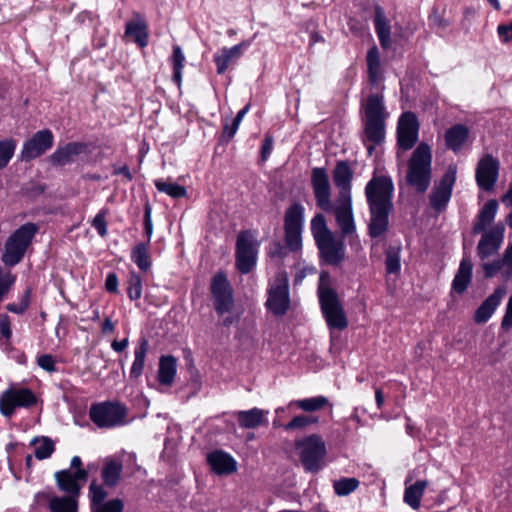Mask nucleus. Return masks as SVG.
Returning <instances> with one entry per match:
<instances>
[{
  "mask_svg": "<svg viewBox=\"0 0 512 512\" xmlns=\"http://www.w3.org/2000/svg\"><path fill=\"white\" fill-rule=\"evenodd\" d=\"M393 192L394 185L388 176H374L366 184L365 196L370 212L368 233L371 238H380L388 230Z\"/></svg>",
  "mask_w": 512,
  "mask_h": 512,
  "instance_id": "obj_1",
  "label": "nucleus"
},
{
  "mask_svg": "<svg viewBox=\"0 0 512 512\" xmlns=\"http://www.w3.org/2000/svg\"><path fill=\"white\" fill-rule=\"evenodd\" d=\"M389 112L386 109L384 95L371 93L361 102V121L363 125V143L367 145V152L371 156L375 146L385 140L386 121Z\"/></svg>",
  "mask_w": 512,
  "mask_h": 512,
  "instance_id": "obj_2",
  "label": "nucleus"
},
{
  "mask_svg": "<svg viewBox=\"0 0 512 512\" xmlns=\"http://www.w3.org/2000/svg\"><path fill=\"white\" fill-rule=\"evenodd\" d=\"M432 179V151L426 143H420L408 162L406 182L418 192L424 193Z\"/></svg>",
  "mask_w": 512,
  "mask_h": 512,
  "instance_id": "obj_3",
  "label": "nucleus"
},
{
  "mask_svg": "<svg viewBox=\"0 0 512 512\" xmlns=\"http://www.w3.org/2000/svg\"><path fill=\"white\" fill-rule=\"evenodd\" d=\"M38 232L39 226L32 222H27L17 228L4 244L2 262L10 267L20 263Z\"/></svg>",
  "mask_w": 512,
  "mask_h": 512,
  "instance_id": "obj_4",
  "label": "nucleus"
},
{
  "mask_svg": "<svg viewBox=\"0 0 512 512\" xmlns=\"http://www.w3.org/2000/svg\"><path fill=\"white\" fill-rule=\"evenodd\" d=\"M127 407L118 401L93 404L89 410L91 421L99 428H114L127 423Z\"/></svg>",
  "mask_w": 512,
  "mask_h": 512,
  "instance_id": "obj_5",
  "label": "nucleus"
},
{
  "mask_svg": "<svg viewBox=\"0 0 512 512\" xmlns=\"http://www.w3.org/2000/svg\"><path fill=\"white\" fill-rule=\"evenodd\" d=\"M321 311L330 329L344 330L348 327V319L336 291L332 288L318 287Z\"/></svg>",
  "mask_w": 512,
  "mask_h": 512,
  "instance_id": "obj_6",
  "label": "nucleus"
},
{
  "mask_svg": "<svg viewBox=\"0 0 512 512\" xmlns=\"http://www.w3.org/2000/svg\"><path fill=\"white\" fill-rule=\"evenodd\" d=\"M296 448L300 451V462L306 472L316 473L321 470L326 445L320 436L312 434L297 441Z\"/></svg>",
  "mask_w": 512,
  "mask_h": 512,
  "instance_id": "obj_7",
  "label": "nucleus"
},
{
  "mask_svg": "<svg viewBox=\"0 0 512 512\" xmlns=\"http://www.w3.org/2000/svg\"><path fill=\"white\" fill-rule=\"evenodd\" d=\"M266 307L275 316L286 314L290 307L289 279L286 271H279L268 286Z\"/></svg>",
  "mask_w": 512,
  "mask_h": 512,
  "instance_id": "obj_8",
  "label": "nucleus"
},
{
  "mask_svg": "<svg viewBox=\"0 0 512 512\" xmlns=\"http://www.w3.org/2000/svg\"><path fill=\"white\" fill-rule=\"evenodd\" d=\"M210 292L213 307L218 315H224L233 310V290L224 272H218L213 276Z\"/></svg>",
  "mask_w": 512,
  "mask_h": 512,
  "instance_id": "obj_9",
  "label": "nucleus"
},
{
  "mask_svg": "<svg viewBox=\"0 0 512 512\" xmlns=\"http://www.w3.org/2000/svg\"><path fill=\"white\" fill-rule=\"evenodd\" d=\"M303 222L304 207L300 203L292 204L286 210L284 217L285 242L292 251L301 247Z\"/></svg>",
  "mask_w": 512,
  "mask_h": 512,
  "instance_id": "obj_10",
  "label": "nucleus"
},
{
  "mask_svg": "<svg viewBox=\"0 0 512 512\" xmlns=\"http://www.w3.org/2000/svg\"><path fill=\"white\" fill-rule=\"evenodd\" d=\"M37 402L35 394L28 388H10L0 396V412L5 417H11L17 407L28 408Z\"/></svg>",
  "mask_w": 512,
  "mask_h": 512,
  "instance_id": "obj_11",
  "label": "nucleus"
},
{
  "mask_svg": "<svg viewBox=\"0 0 512 512\" xmlns=\"http://www.w3.org/2000/svg\"><path fill=\"white\" fill-rule=\"evenodd\" d=\"M505 227L502 223H497L490 227L488 231L481 234V238L477 244V256L483 263H490L487 261L490 257L498 254L503 240H504Z\"/></svg>",
  "mask_w": 512,
  "mask_h": 512,
  "instance_id": "obj_12",
  "label": "nucleus"
},
{
  "mask_svg": "<svg viewBox=\"0 0 512 512\" xmlns=\"http://www.w3.org/2000/svg\"><path fill=\"white\" fill-rule=\"evenodd\" d=\"M456 174V167L449 166L440 181L434 185L429 199L430 205L435 211L441 212L446 209L452 196V190L456 181Z\"/></svg>",
  "mask_w": 512,
  "mask_h": 512,
  "instance_id": "obj_13",
  "label": "nucleus"
},
{
  "mask_svg": "<svg viewBox=\"0 0 512 512\" xmlns=\"http://www.w3.org/2000/svg\"><path fill=\"white\" fill-rule=\"evenodd\" d=\"M311 187L316 205L324 212L332 210L331 185L327 170L324 167H315L311 171Z\"/></svg>",
  "mask_w": 512,
  "mask_h": 512,
  "instance_id": "obj_14",
  "label": "nucleus"
},
{
  "mask_svg": "<svg viewBox=\"0 0 512 512\" xmlns=\"http://www.w3.org/2000/svg\"><path fill=\"white\" fill-rule=\"evenodd\" d=\"M54 143L53 133L49 129L36 132L30 139L25 141L20 153V160L29 162L46 153Z\"/></svg>",
  "mask_w": 512,
  "mask_h": 512,
  "instance_id": "obj_15",
  "label": "nucleus"
},
{
  "mask_svg": "<svg viewBox=\"0 0 512 512\" xmlns=\"http://www.w3.org/2000/svg\"><path fill=\"white\" fill-rule=\"evenodd\" d=\"M256 245L251 234L242 232L236 242V266L242 274L249 273L256 264Z\"/></svg>",
  "mask_w": 512,
  "mask_h": 512,
  "instance_id": "obj_16",
  "label": "nucleus"
},
{
  "mask_svg": "<svg viewBox=\"0 0 512 512\" xmlns=\"http://www.w3.org/2000/svg\"><path fill=\"white\" fill-rule=\"evenodd\" d=\"M419 124L413 112H404L397 126V143L403 150L411 149L418 140Z\"/></svg>",
  "mask_w": 512,
  "mask_h": 512,
  "instance_id": "obj_17",
  "label": "nucleus"
},
{
  "mask_svg": "<svg viewBox=\"0 0 512 512\" xmlns=\"http://www.w3.org/2000/svg\"><path fill=\"white\" fill-rule=\"evenodd\" d=\"M500 169L499 161L487 154L478 162L475 179L480 189L491 191L498 179Z\"/></svg>",
  "mask_w": 512,
  "mask_h": 512,
  "instance_id": "obj_18",
  "label": "nucleus"
},
{
  "mask_svg": "<svg viewBox=\"0 0 512 512\" xmlns=\"http://www.w3.org/2000/svg\"><path fill=\"white\" fill-rule=\"evenodd\" d=\"M330 212H333L342 236L355 233L356 225L354 221L352 198L337 197L335 203L332 204V210Z\"/></svg>",
  "mask_w": 512,
  "mask_h": 512,
  "instance_id": "obj_19",
  "label": "nucleus"
},
{
  "mask_svg": "<svg viewBox=\"0 0 512 512\" xmlns=\"http://www.w3.org/2000/svg\"><path fill=\"white\" fill-rule=\"evenodd\" d=\"M88 472L85 469H79L72 473L70 469H64L55 472L54 477L56 484L60 491L64 492L66 496H73L78 499L81 492L80 481H85Z\"/></svg>",
  "mask_w": 512,
  "mask_h": 512,
  "instance_id": "obj_20",
  "label": "nucleus"
},
{
  "mask_svg": "<svg viewBox=\"0 0 512 512\" xmlns=\"http://www.w3.org/2000/svg\"><path fill=\"white\" fill-rule=\"evenodd\" d=\"M321 258L331 266H338L345 258V244L341 239H337L335 235L316 243Z\"/></svg>",
  "mask_w": 512,
  "mask_h": 512,
  "instance_id": "obj_21",
  "label": "nucleus"
},
{
  "mask_svg": "<svg viewBox=\"0 0 512 512\" xmlns=\"http://www.w3.org/2000/svg\"><path fill=\"white\" fill-rule=\"evenodd\" d=\"M334 185L339 189L337 197L352 198L353 171L346 160L337 161L332 172Z\"/></svg>",
  "mask_w": 512,
  "mask_h": 512,
  "instance_id": "obj_22",
  "label": "nucleus"
},
{
  "mask_svg": "<svg viewBox=\"0 0 512 512\" xmlns=\"http://www.w3.org/2000/svg\"><path fill=\"white\" fill-rule=\"evenodd\" d=\"M481 268L485 278H492L501 273L504 281L512 278V244L505 249L502 259H494L491 263H483Z\"/></svg>",
  "mask_w": 512,
  "mask_h": 512,
  "instance_id": "obj_23",
  "label": "nucleus"
},
{
  "mask_svg": "<svg viewBox=\"0 0 512 512\" xmlns=\"http://www.w3.org/2000/svg\"><path fill=\"white\" fill-rule=\"evenodd\" d=\"M87 144L83 142H69L58 147L49 157L54 166H65L73 163L76 158L87 151Z\"/></svg>",
  "mask_w": 512,
  "mask_h": 512,
  "instance_id": "obj_24",
  "label": "nucleus"
},
{
  "mask_svg": "<svg viewBox=\"0 0 512 512\" xmlns=\"http://www.w3.org/2000/svg\"><path fill=\"white\" fill-rule=\"evenodd\" d=\"M506 293L507 290L504 286H498L475 311L474 321L478 324L486 323L494 314Z\"/></svg>",
  "mask_w": 512,
  "mask_h": 512,
  "instance_id": "obj_25",
  "label": "nucleus"
},
{
  "mask_svg": "<svg viewBox=\"0 0 512 512\" xmlns=\"http://www.w3.org/2000/svg\"><path fill=\"white\" fill-rule=\"evenodd\" d=\"M211 470L217 475H230L237 470V462L228 453L215 450L207 455Z\"/></svg>",
  "mask_w": 512,
  "mask_h": 512,
  "instance_id": "obj_26",
  "label": "nucleus"
},
{
  "mask_svg": "<svg viewBox=\"0 0 512 512\" xmlns=\"http://www.w3.org/2000/svg\"><path fill=\"white\" fill-rule=\"evenodd\" d=\"M134 16L135 20L126 23L125 36L132 38L143 48L148 45V25L139 13H135Z\"/></svg>",
  "mask_w": 512,
  "mask_h": 512,
  "instance_id": "obj_27",
  "label": "nucleus"
},
{
  "mask_svg": "<svg viewBox=\"0 0 512 512\" xmlns=\"http://www.w3.org/2000/svg\"><path fill=\"white\" fill-rule=\"evenodd\" d=\"M498 210V202L494 199L488 200L477 215V219L473 225L472 233L480 234L487 230V227L494 221Z\"/></svg>",
  "mask_w": 512,
  "mask_h": 512,
  "instance_id": "obj_28",
  "label": "nucleus"
},
{
  "mask_svg": "<svg viewBox=\"0 0 512 512\" xmlns=\"http://www.w3.org/2000/svg\"><path fill=\"white\" fill-rule=\"evenodd\" d=\"M473 264L469 257L462 258L458 271L452 281V290L458 294L466 291L472 280Z\"/></svg>",
  "mask_w": 512,
  "mask_h": 512,
  "instance_id": "obj_29",
  "label": "nucleus"
},
{
  "mask_svg": "<svg viewBox=\"0 0 512 512\" xmlns=\"http://www.w3.org/2000/svg\"><path fill=\"white\" fill-rule=\"evenodd\" d=\"M268 411L252 408L250 410H241L235 413V417L240 427L245 429H255L266 421Z\"/></svg>",
  "mask_w": 512,
  "mask_h": 512,
  "instance_id": "obj_30",
  "label": "nucleus"
},
{
  "mask_svg": "<svg viewBox=\"0 0 512 512\" xmlns=\"http://www.w3.org/2000/svg\"><path fill=\"white\" fill-rule=\"evenodd\" d=\"M469 136V129L463 124H455L445 132V145L453 152L462 149Z\"/></svg>",
  "mask_w": 512,
  "mask_h": 512,
  "instance_id": "obj_31",
  "label": "nucleus"
},
{
  "mask_svg": "<svg viewBox=\"0 0 512 512\" xmlns=\"http://www.w3.org/2000/svg\"><path fill=\"white\" fill-rule=\"evenodd\" d=\"M244 43L231 48H223L214 55V62L217 66V73L223 74L230 64L235 63L242 55Z\"/></svg>",
  "mask_w": 512,
  "mask_h": 512,
  "instance_id": "obj_32",
  "label": "nucleus"
},
{
  "mask_svg": "<svg viewBox=\"0 0 512 512\" xmlns=\"http://www.w3.org/2000/svg\"><path fill=\"white\" fill-rule=\"evenodd\" d=\"M374 25L381 47L388 49L391 46V29L381 6L375 7Z\"/></svg>",
  "mask_w": 512,
  "mask_h": 512,
  "instance_id": "obj_33",
  "label": "nucleus"
},
{
  "mask_svg": "<svg viewBox=\"0 0 512 512\" xmlns=\"http://www.w3.org/2000/svg\"><path fill=\"white\" fill-rule=\"evenodd\" d=\"M122 471L123 465L121 461L107 459L101 471L103 483L107 487H115L119 483Z\"/></svg>",
  "mask_w": 512,
  "mask_h": 512,
  "instance_id": "obj_34",
  "label": "nucleus"
},
{
  "mask_svg": "<svg viewBox=\"0 0 512 512\" xmlns=\"http://www.w3.org/2000/svg\"><path fill=\"white\" fill-rule=\"evenodd\" d=\"M176 374V359L175 357L162 356L159 362L158 381L162 385L170 386Z\"/></svg>",
  "mask_w": 512,
  "mask_h": 512,
  "instance_id": "obj_35",
  "label": "nucleus"
},
{
  "mask_svg": "<svg viewBox=\"0 0 512 512\" xmlns=\"http://www.w3.org/2000/svg\"><path fill=\"white\" fill-rule=\"evenodd\" d=\"M428 486V481L419 480L414 484L406 486L404 492V502L413 509H418L421 505V498L425 489Z\"/></svg>",
  "mask_w": 512,
  "mask_h": 512,
  "instance_id": "obj_36",
  "label": "nucleus"
},
{
  "mask_svg": "<svg viewBox=\"0 0 512 512\" xmlns=\"http://www.w3.org/2000/svg\"><path fill=\"white\" fill-rule=\"evenodd\" d=\"M148 349V340L142 338L134 351V361L130 369V378L138 379L142 375Z\"/></svg>",
  "mask_w": 512,
  "mask_h": 512,
  "instance_id": "obj_37",
  "label": "nucleus"
},
{
  "mask_svg": "<svg viewBox=\"0 0 512 512\" xmlns=\"http://www.w3.org/2000/svg\"><path fill=\"white\" fill-rule=\"evenodd\" d=\"M50 512H78V499L73 496H55Z\"/></svg>",
  "mask_w": 512,
  "mask_h": 512,
  "instance_id": "obj_38",
  "label": "nucleus"
},
{
  "mask_svg": "<svg viewBox=\"0 0 512 512\" xmlns=\"http://www.w3.org/2000/svg\"><path fill=\"white\" fill-rule=\"evenodd\" d=\"M311 233L316 243L333 235L327 226V222L323 214L318 213L312 218Z\"/></svg>",
  "mask_w": 512,
  "mask_h": 512,
  "instance_id": "obj_39",
  "label": "nucleus"
},
{
  "mask_svg": "<svg viewBox=\"0 0 512 512\" xmlns=\"http://www.w3.org/2000/svg\"><path fill=\"white\" fill-rule=\"evenodd\" d=\"M360 485V481L354 477H342L333 481V489L337 496L345 497L353 493Z\"/></svg>",
  "mask_w": 512,
  "mask_h": 512,
  "instance_id": "obj_40",
  "label": "nucleus"
},
{
  "mask_svg": "<svg viewBox=\"0 0 512 512\" xmlns=\"http://www.w3.org/2000/svg\"><path fill=\"white\" fill-rule=\"evenodd\" d=\"M131 258L140 270L147 271L151 266L148 243L137 244L132 250Z\"/></svg>",
  "mask_w": 512,
  "mask_h": 512,
  "instance_id": "obj_41",
  "label": "nucleus"
},
{
  "mask_svg": "<svg viewBox=\"0 0 512 512\" xmlns=\"http://www.w3.org/2000/svg\"><path fill=\"white\" fill-rule=\"evenodd\" d=\"M154 184L159 192L165 193L174 199L183 198L187 195L186 188L176 183L157 179L154 181Z\"/></svg>",
  "mask_w": 512,
  "mask_h": 512,
  "instance_id": "obj_42",
  "label": "nucleus"
},
{
  "mask_svg": "<svg viewBox=\"0 0 512 512\" xmlns=\"http://www.w3.org/2000/svg\"><path fill=\"white\" fill-rule=\"evenodd\" d=\"M17 141L13 138L0 140V171L8 166L15 154Z\"/></svg>",
  "mask_w": 512,
  "mask_h": 512,
  "instance_id": "obj_43",
  "label": "nucleus"
},
{
  "mask_svg": "<svg viewBox=\"0 0 512 512\" xmlns=\"http://www.w3.org/2000/svg\"><path fill=\"white\" fill-rule=\"evenodd\" d=\"M127 294L130 300L135 301L142 296V278L139 274L131 271L127 281Z\"/></svg>",
  "mask_w": 512,
  "mask_h": 512,
  "instance_id": "obj_44",
  "label": "nucleus"
},
{
  "mask_svg": "<svg viewBox=\"0 0 512 512\" xmlns=\"http://www.w3.org/2000/svg\"><path fill=\"white\" fill-rule=\"evenodd\" d=\"M172 65H173V81L180 85L182 80V69L184 66L185 57L180 48V46L173 47V54L171 57Z\"/></svg>",
  "mask_w": 512,
  "mask_h": 512,
  "instance_id": "obj_45",
  "label": "nucleus"
},
{
  "mask_svg": "<svg viewBox=\"0 0 512 512\" xmlns=\"http://www.w3.org/2000/svg\"><path fill=\"white\" fill-rule=\"evenodd\" d=\"M36 441L39 444L35 447V457L39 460L49 458L55 450L54 442L48 437H42L40 440L34 439L32 444H35Z\"/></svg>",
  "mask_w": 512,
  "mask_h": 512,
  "instance_id": "obj_46",
  "label": "nucleus"
},
{
  "mask_svg": "<svg viewBox=\"0 0 512 512\" xmlns=\"http://www.w3.org/2000/svg\"><path fill=\"white\" fill-rule=\"evenodd\" d=\"M107 496V491L96 480H93L89 486L90 508L93 509L100 504H104Z\"/></svg>",
  "mask_w": 512,
  "mask_h": 512,
  "instance_id": "obj_47",
  "label": "nucleus"
},
{
  "mask_svg": "<svg viewBox=\"0 0 512 512\" xmlns=\"http://www.w3.org/2000/svg\"><path fill=\"white\" fill-rule=\"evenodd\" d=\"M328 404V399L324 396H317L296 401V405L303 411L314 412L322 409Z\"/></svg>",
  "mask_w": 512,
  "mask_h": 512,
  "instance_id": "obj_48",
  "label": "nucleus"
},
{
  "mask_svg": "<svg viewBox=\"0 0 512 512\" xmlns=\"http://www.w3.org/2000/svg\"><path fill=\"white\" fill-rule=\"evenodd\" d=\"M385 267L390 274L399 273L401 269L399 248H392L386 252Z\"/></svg>",
  "mask_w": 512,
  "mask_h": 512,
  "instance_id": "obj_49",
  "label": "nucleus"
},
{
  "mask_svg": "<svg viewBox=\"0 0 512 512\" xmlns=\"http://www.w3.org/2000/svg\"><path fill=\"white\" fill-rule=\"evenodd\" d=\"M124 502L120 498H113L91 509V512H123Z\"/></svg>",
  "mask_w": 512,
  "mask_h": 512,
  "instance_id": "obj_50",
  "label": "nucleus"
},
{
  "mask_svg": "<svg viewBox=\"0 0 512 512\" xmlns=\"http://www.w3.org/2000/svg\"><path fill=\"white\" fill-rule=\"evenodd\" d=\"M317 419L311 418L304 415L295 416L290 422H288L285 426V430H295L301 429L307 426L308 424L316 422Z\"/></svg>",
  "mask_w": 512,
  "mask_h": 512,
  "instance_id": "obj_51",
  "label": "nucleus"
},
{
  "mask_svg": "<svg viewBox=\"0 0 512 512\" xmlns=\"http://www.w3.org/2000/svg\"><path fill=\"white\" fill-rule=\"evenodd\" d=\"M93 227L97 230L98 234L102 237L107 235V222L106 211L101 210L93 219Z\"/></svg>",
  "mask_w": 512,
  "mask_h": 512,
  "instance_id": "obj_52",
  "label": "nucleus"
},
{
  "mask_svg": "<svg viewBox=\"0 0 512 512\" xmlns=\"http://www.w3.org/2000/svg\"><path fill=\"white\" fill-rule=\"evenodd\" d=\"M15 277L10 273H4L0 268V302L8 292L9 287L14 283Z\"/></svg>",
  "mask_w": 512,
  "mask_h": 512,
  "instance_id": "obj_53",
  "label": "nucleus"
},
{
  "mask_svg": "<svg viewBox=\"0 0 512 512\" xmlns=\"http://www.w3.org/2000/svg\"><path fill=\"white\" fill-rule=\"evenodd\" d=\"M29 298H30V291L28 290L23 295L20 303H18V304H15V303L8 304L6 306V309L8 311L12 312V313L22 314L23 312H25V310L29 306Z\"/></svg>",
  "mask_w": 512,
  "mask_h": 512,
  "instance_id": "obj_54",
  "label": "nucleus"
},
{
  "mask_svg": "<svg viewBox=\"0 0 512 512\" xmlns=\"http://www.w3.org/2000/svg\"><path fill=\"white\" fill-rule=\"evenodd\" d=\"M366 61L368 69H380V52L376 46L368 50Z\"/></svg>",
  "mask_w": 512,
  "mask_h": 512,
  "instance_id": "obj_55",
  "label": "nucleus"
},
{
  "mask_svg": "<svg viewBox=\"0 0 512 512\" xmlns=\"http://www.w3.org/2000/svg\"><path fill=\"white\" fill-rule=\"evenodd\" d=\"M151 212H152L151 205L149 203H146L145 209H144V230H145V234L147 236V243L150 242V239H151V236L153 233Z\"/></svg>",
  "mask_w": 512,
  "mask_h": 512,
  "instance_id": "obj_56",
  "label": "nucleus"
},
{
  "mask_svg": "<svg viewBox=\"0 0 512 512\" xmlns=\"http://www.w3.org/2000/svg\"><path fill=\"white\" fill-rule=\"evenodd\" d=\"M56 495H54L51 491H40L35 494L34 497V503L37 506H48L51 507L52 499L55 498Z\"/></svg>",
  "mask_w": 512,
  "mask_h": 512,
  "instance_id": "obj_57",
  "label": "nucleus"
},
{
  "mask_svg": "<svg viewBox=\"0 0 512 512\" xmlns=\"http://www.w3.org/2000/svg\"><path fill=\"white\" fill-rule=\"evenodd\" d=\"M38 365L47 372H54L56 370L55 361L49 354H44L38 357Z\"/></svg>",
  "mask_w": 512,
  "mask_h": 512,
  "instance_id": "obj_58",
  "label": "nucleus"
},
{
  "mask_svg": "<svg viewBox=\"0 0 512 512\" xmlns=\"http://www.w3.org/2000/svg\"><path fill=\"white\" fill-rule=\"evenodd\" d=\"M512 327V295L510 296L507 306L505 315L502 318L501 321V328L503 330H508Z\"/></svg>",
  "mask_w": 512,
  "mask_h": 512,
  "instance_id": "obj_59",
  "label": "nucleus"
},
{
  "mask_svg": "<svg viewBox=\"0 0 512 512\" xmlns=\"http://www.w3.org/2000/svg\"><path fill=\"white\" fill-rule=\"evenodd\" d=\"M0 333L6 340H9L12 336L10 319L6 314L0 315Z\"/></svg>",
  "mask_w": 512,
  "mask_h": 512,
  "instance_id": "obj_60",
  "label": "nucleus"
},
{
  "mask_svg": "<svg viewBox=\"0 0 512 512\" xmlns=\"http://www.w3.org/2000/svg\"><path fill=\"white\" fill-rule=\"evenodd\" d=\"M497 32L503 42L512 41V21L509 24H501L497 28Z\"/></svg>",
  "mask_w": 512,
  "mask_h": 512,
  "instance_id": "obj_61",
  "label": "nucleus"
},
{
  "mask_svg": "<svg viewBox=\"0 0 512 512\" xmlns=\"http://www.w3.org/2000/svg\"><path fill=\"white\" fill-rule=\"evenodd\" d=\"M106 290L110 293H116L118 291V278L115 273H109L105 281Z\"/></svg>",
  "mask_w": 512,
  "mask_h": 512,
  "instance_id": "obj_62",
  "label": "nucleus"
},
{
  "mask_svg": "<svg viewBox=\"0 0 512 512\" xmlns=\"http://www.w3.org/2000/svg\"><path fill=\"white\" fill-rule=\"evenodd\" d=\"M272 258H284L286 256V248L279 242L274 243L268 252Z\"/></svg>",
  "mask_w": 512,
  "mask_h": 512,
  "instance_id": "obj_63",
  "label": "nucleus"
},
{
  "mask_svg": "<svg viewBox=\"0 0 512 512\" xmlns=\"http://www.w3.org/2000/svg\"><path fill=\"white\" fill-rule=\"evenodd\" d=\"M238 128H239V126L233 122L231 124H225V126L223 128V132H222L223 140H225L227 142L230 141L236 134Z\"/></svg>",
  "mask_w": 512,
  "mask_h": 512,
  "instance_id": "obj_64",
  "label": "nucleus"
}]
</instances>
